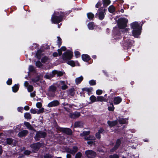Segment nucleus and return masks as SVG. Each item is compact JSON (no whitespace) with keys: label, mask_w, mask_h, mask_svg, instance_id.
I'll list each match as a JSON object with an SVG mask.
<instances>
[{"label":"nucleus","mask_w":158,"mask_h":158,"mask_svg":"<svg viewBox=\"0 0 158 158\" xmlns=\"http://www.w3.org/2000/svg\"><path fill=\"white\" fill-rule=\"evenodd\" d=\"M131 25L132 29L133 35L134 37L138 38L141 33V27L137 22H133Z\"/></svg>","instance_id":"obj_1"},{"label":"nucleus","mask_w":158,"mask_h":158,"mask_svg":"<svg viewBox=\"0 0 158 158\" xmlns=\"http://www.w3.org/2000/svg\"><path fill=\"white\" fill-rule=\"evenodd\" d=\"M62 15L59 14V12H55L52 15L51 21L52 23H58L60 22L62 19Z\"/></svg>","instance_id":"obj_2"},{"label":"nucleus","mask_w":158,"mask_h":158,"mask_svg":"<svg viewBox=\"0 0 158 158\" xmlns=\"http://www.w3.org/2000/svg\"><path fill=\"white\" fill-rule=\"evenodd\" d=\"M128 22V20L125 18H121L118 19V24L120 29H123L126 26Z\"/></svg>","instance_id":"obj_3"},{"label":"nucleus","mask_w":158,"mask_h":158,"mask_svg":"<svg viewBox=\"0 0 158 158\" xmlns=\"http://www.w3.org/2000/svg\"><path fill=\"white\" fill-rule=\"evenodd\" d=\"M73 52L68 51L63 53L62 55V58L64 60H67L71 59L73 56Z\"/></svg>","instance_id":"obj_4"},{"label":"nucleus","mask_w":158,"mask_h":158,"mask_svg":"<svg viewBox=\"0 0 158 158\" xmlns=\"http://www.w3.org/2000/svg\"><path fill=\"white\" fill-rule=\"evenodd\" d=\"M63 73L60 71H58L54 70L52 71V74H46L45 77L47 79L51 78L55 74H56L58 76H61L63 75Z\"/></svg>","instance_id":"obj_5"},{"label":"nucleus","mask_w":158,"mask_h":158,"mask_svg":"<svg viewBox=\"0 0 158 158\" xmlns=\"http://www.w3.org/2000/svg\"><path fill=\"white\" fill-rule=\"evenodd\" d=\"M56 88L54 85L51 86L48 89L47 95L50 97L53 96L54 95V92L56 91Z\"/></svg>","instance_id":"obj_6"},{"label":"nucleus","mask_w":158,"mask_h":158,"mask_svg":"<svg viewBox=\"0 0 158 158\" xmlns=\"http://www.w3.org/2000/svg\"><path fill=\"white\" fill-rule=\"evenodd\" d=\"M85 154L88 158H94L96 155V153L91 150H88L85 152Z\"/></svg>","instance_id":"obj_7"},{"label":"nucleus","mask_w":158,"mask_h":158,"mask_svg":"<svg viewBox=\"0 0 158 158\" xmlns=\"http://www.w3.org/2000/svg\"><path fill=\"white\" fill-rule=\"evenodd\" d=\"M46 135V134L45 132L42 131H39L37 133L35 139L36 140H38L40 138L44 137Z\"/></svg>","instance_id":"obj_8"},{"label":"nucleus","mask_w":158,"mask_h":158,"mask_svg":"<svg viewBox=\"0 0 158 158\" xmlns=\"http://www.w3.org/2000/svg\"><path fill=\"white\" fill-rule=\"evenodd\" d=\"M106 10L105 9L102 10V11L100 9L98 10V15L99 19H100L102 20L104 18Z\"/></svg>","instance_id":"obj_9"},{"label":"nucleus","mask_w":158,"mask_h":158,"mask_svg":"<svg viewBox=\"0 0 158 158\" xmlns=\"http://www.w3.org/2000/svg\"><path fill=\"white\" fill-rule=\"evenodd\" d=\"M59 102L57 100H54L49 103L48 106L49 107L56 106L59 105Z\"/></svg>","instance_id":"obj_10"},{"label":"nucleus","mask_w":158,"mask_h":158,"mask_svg":"<svg viewBox=\"0 0 158 158\" xmlns=\"http://www.w3.org/2000/svg\"><path fill=\"white\" fill-rule=\"evenodd\" d=\"M85 140H89L88 142L87 143L90 145H92L94 142V140L95 139V138L94 136H89V137H85Z\"/></svg>","instance_id":"obj_11"},{"label":"nucleus","mask_w":158,"mask_h":158,"mask_svg":"<svg viewBox=\"0 0 158 158\" xmlns=\"http://www.w3.org/2000/svg\"><path fill=\"white\" fill-rule=\"evenodd\" d=\"M24 85L25 87L27 88L29 92H31L33 90V86L31 85H29V84L27 82L25 81L24 83Z\"/></svg>","instance_id":"obj_12"},{"label":"nucleus","mask_w":158,"mask_h":158,"mask_svg":"<svg viewBox=\"0 0 158 158\" xmlns=\"http://www.w3.org/2000/svg\"><path fill=\"white\" fill-rule=\"evenodd\" d=\"M67 152L71 154H74L77 151V148L76 147H74L72 149L68 148L67 150Z\"/></svg>","instance_id":"obj_13"},{"label":"nucleus","mask_w":158,"mask_h":158,"mask_svg":"<svg viewBox=\"0 0 158 158\" xmlns=\"http://www.w3.org/2000/svg\"><path fill=\"white\" fill-rule=\"evenodd\" d=\"M40 145L39 143L33 144L31 145V147L32 148L34 149L33 150L34 152H35L40 147Z\"/></svg>","instance_id":"obj_14"},{"label":"nucleus","mask_w":158,"mask_h":158,"mask_svg":"<svg viewBox=\"0 0 158 158\" xmlns=\"http://www.w3.org/2000/svg\"><path fill=\"white\" fill-rule=\"evenodd\" d=\"M67 64L73 67L76 65H79V63L77 61L75 62L73 60L68 61L67 62Z\"/></svg>","instance_id":"obj_15"},{"label":"nucleus","mask_w":158,"mask_h":158,"mask_svg":"<svg viewBox=\"0 0 158 158\" xmlns=\"http://www.w3.org/2000/svg\"><path fill=\"white\" fill-rule=\"evenodd\" d=\"M106 95H105L104 97H103L102 96H98L97 97V102H107V99L105 98Z\"/></svg>","instance_id":"obj_16"},{"label":"nucleus","mask_w":158,"mask_h":158,"mask_svg":"<svg viewBox=\"0 0 158 158\" xmlns=\"http://www.w3.org/2000/svg\"><path fill=\"white\" fill-rule=\"evenodd\" d=\"M121 101L122 98L119 97H116L114 99V102L115 104H119L121 102Z\"/></svg>","instance_id":"obj_17"},{"label":"nucleus","mask_w":158,"mask_h":158,"mask_svg":"<svg viewBox=\"0 0 158 158\" xmlns=\"http://www.w3.org/2000/svg\"><path fill=\"white\" fill-rule=\"evenodd\" d=\"M133 43V42L131 40H128L127 42L124 43L123 45L127 47H130L132 46Z\"/></svg>","instance_id":"obj_18"},{"label":"nucleus","mask_w":158,"mask_h":158,"mask_svg":"<svg viewBox=\"0 0 158 158\" xmlns=\"http://www.w3.org/2000/svg\"><path fill=\"white\" fill-rule=\"evenodd\" d=\"M28 133V131L27 130H23L19 132L18 134V136L20 137H22L25 136Z\"/></svg>","instance_id":"obj_19"},{"label":"nucleus","mask_w":158,"mask_h":158,"mask_svg":"<svg viewBox=\"0 0 158 158\" xmlns=\"http://www.w3.org/2000/svg\"><path fill=\"white\" fill-rule=\"evenodd\" d=\"M83 77L82 76H80L79 77H77L75 80L76 84L78 85L80 84L83 80Z\"/></svg>","instance_id":"obj_20"},{"label":"nucleus","mask_w":158,"mask_h":158,"mask_svg":"<svg viewBox=\"0 0 158 158\" xmlns=\"http://www.w3.org/2000/svg\"><path fill=\"white\" fill-rule=\"evenodd\" d=\"M82 58L83 61H87L90 59V57L87 54H83L82 56Z\"/></svg>","instance_id":"obj_21"},{"label":"nucleus","mask_w":158,"mask_h":158,"mask_svg":"<svg viewBox=\"0 0 158 158\" xmlns=\"http://www.w3.org/2000/svg\"><path fill=\"white\" fill-rule=\"evenodd\" d=\"M117 121H108L107 122V123L110 127H112L115 126L117 124Z\"/></svg>","instance_id":"obj_22"},{"label":"nucleus","mask_w":158,"mask_h":158,"mask_svg":"<svg viewBox=\"0 0 158 158\" xmlns=\"http://www.w3.org/2000/svg\"><path fill=\"white\" fill-rule=\"evenodd\" d=\"M80 115V114L78 112H75L74 113H70V116L72 118H75L78 117Z\"/></svg>","instance_id":"obj_23"},{"label":"nucleus","mask_w":158,"mask_h":158,"mask_svg":"<svg viewBox=\"0 0 158 158\" xmlns=\"http://www.w3.org/2000/svg\"><path fill=\"white\" fill-rule=\"evenodd\" d=\"M89 100L90 101V103L97 102V97L94 95H92L89 98Z\"/></svg>","instance_id":"obj_24"},{"label":"nucleus","mask_w":158,"mask_h":158,"mask_svg":"<svg viewBox=\"0 0 158 158\" xmlns=\"http://www.w3.org/2000/svg\"><path fill=\"white\" fill-rule=\"evenodd\" d=\"M88 28L90 30H93L95 27L94 23L93 22H91L88 23L87 25Z\"/></svg>","instance_id":"obj_25"},{"label":"nucleus","mask_w":158,"mask_h":158,"mask_svg":"<svg viewBox=\"0 0 158 158\" xmlns=\"http://www.w3.org/2000/svg\"><path fill=\"white\" fill-rule=\"evenodd\" d=\"M120 124H125L128 122V119L126 118H120L118 120Z\"/></svg>","instance_id":"obj_26"},{"label":"nucleus","mask_w":158,"mask_h":158,"mask_svg":"<svg viewBox=\"0 0 158 158\" xmlns=\"http://www.w3.org/2000/svg\"><path fill=\"white\" fill-rule=\"evenodd\" d=\"M83 91H86L88 93V94H90L91 92L92 91L93 88H85L82 89Z\"/></svg>","instance_id":"obj_27"},{"label":"nucleus","mask_w":158,"mask_h":158,"mask_svg":"<svg viewBox=\"0 0 158 158\" xmlns=\"http://www.w3.org/2000/svg\"><path fill=\"white\" fill-rule=\"evenodd\" d=\"M63 131L64 133L68 135H70L72 133V131L69 128H64Z\"/></svg>","instance_id":"obj_28"},{"label":"nucleus","mask_w":158,"mask_h":158,"mask_svg":"<svg viewBox=\"0 0 158 158\" xmlns=\"http://www.w3.org/2000/svg\"><path fill=\"white\" fill-rule=\"evenodd\" d=\"M60 84L61 85V88L62 89H65L67 88V86L65 84V82L64 81H60Z\"/></svg>","instance_id":"obj_29"},{"label":"nucleus","mask_w":158,"mask_h":158,"mask_svg":"<svg viewBox=\"0 0 158 158\" xmlns=\"http://www.w3.org/2000/svg\"><path fill=\"white\" fill-rule=\"evenodd\" d=\"M103 131V130L102 129H100L98 132L96 134V136L98 139L100 138V133H102Z\"/></svg>","instance_id":"obj_30"},{"label":"nucleus","mask_w":158,"mask_h":158,"mask_svg":"<svg viewBox=\"0 0 158 158\" xmlns=\"http://www.w3.org/2000/svg\"><path fill=\"white\" fill-rule=\"evenodd\" d=\"M83 123L81 122H77L75 123V127H81L83 126Z\"/></svg>","instance_id":"obj_31"},{"label":"nucleus","mask_w":158,"mask_h":158,"mask_svg":"<svg viewBox=\"0 0 158 158\" xmlns=\"http://www.w3.org/2000/svg\"><path fill=\"white\" fill-rule=\"evenodd\" d=\"M66 50V48L65 47L63 46L61 47L60 49H59L58 50V52L59 55H61L62 53V51H64Z\"/></svg>","instance_id":"obj_32"},{"label":"nucleus","mask_w":158,"mask_h":158,"mask_svg":"<svg viewBox=\"0 0 158 158\" xmlns=\"http://www.w3.org/2000/svg\"><path fill=\"white\" fill-rule=\"evenodd\" d=\"M115 8L113 6H110L108 8V10L110 13H112L115 11Z\"/></svg>","instance_id":"obj_33"},{"label":"nucleus","mask_w":158,"mask_h":158,"mask_svg":"<svg viewBox=\"0 0 158 158\" xmlns=\"http://www.w3.org/2000/svg\"><path fill=\"white\" fill-rule=\"evenodd\" d=\"M19 86L18 85H15L12 87V91L13 92H16L19 89Z\"/></svg>","instance_id":"obj_34"},{"label":"nucleus","mask_w":158,"mask_h":158,"mask_svg":"<svg viewBox=\"0 0 158 158\" xmlns=\"http://www.w3.org/2000/svg\"><path fill=\"white\" fill-rule=\"evenodd\" d=\"M121 143V141L119 139H118L117 140L116 144L114 147V150L117 149L120 145Z\"/></svg>","instance_id":"obj_35"},{"label":"nucleus","mask_w":158,"mask_h":158,"mask_svg":"<svg viewBox=\"0 0 158 158\" xmlns=\"http://www.w3.org/2000/svg\"><path fill=\"white\" fill-rule=\"evenodd\" d=\"M108 110L110 111H113L114 110V107L112 103H110V105L108 106Z\"/></svg>","instance_id":"obj_36"},{"label":"nucleus","mask_w":158,"mask_h":158,"mask_svg":"<svg viewBox=\"0 0 158 158\" xmlns=\"http://www.w3.org/2000/svg\"><path fill=\"white\" fill-rule=\"evenodd\" d=\"M103 4L105 6L108 5L110 3L109 0H102Z\"/></svg>","instance_id":"obj_37"},{"label":"nucleus","mask_w":158,"mask_h":158,"mask_svg":"<svg viewBox=\"0 0 158 158\" xmlns=\"http://www.w3.org/2000/svg\"><path fill=\"white\" fill-rule=\"evenodd\" d=\"M24 124L28 129L30 130H31L32 129V127L31 126L29 123L27 122H25L24 123Z\"/></svg>","instance_id":"obj_38"},{"label":"nucleus","mask_w":158,"mask_h":158,"mask_svg":"<svg viewBox=\"0 0 158 158\" xmlns=\"http://www.w3.org/2000/svg\"><path fill=\"white\" fill-rule=\"evenodd\" d=\"M87 16L88 18L90 19H93L94 17V15L91 13H87Z\"/></svg>","instance_id":"obj_39"},{"label":"nucleus","mask_w":158,"mask_h":158,"mask_svg":"<svg viewBox=\"0 0 158 158\" xmlns=\"http://www.w3.org/2000/svg\"><path fill=\"white\" fill-rule=\"evenodd\" d=\"M24 116L27 119H30L31 118L30 114L28 113H25Z\"/></svg>","instance_id":"obj_40"},{"label":"nucleus","mask_w":158,"mask_h":158,"mask_svg":"<svg viewBox=\"0 0 158 158\" xmlns=\"http://www.w3.org/2000/svg\"><path fill=\"white\" fill-rule=\"evenodd\" d=\"M89 131H84L80 135L81 136H83L89 135Z\"/></svg>","instance_id":"obj_41"},{"label":"nucleus","mask_w":158,"mask_h":158,"mask_svg":"<svg viewBox=\"0 0 158 158\" xmlns=\"http://www.w3.org/2000/svg\"><path fill=\"white\" fill-rule=\"evenodd\" d=\"M57 43L58 46L60 47L61 43V39L59 37H57Z\"/></svg>","instance_id":"obj_42"},{"label":"nucleus","mask_w":158,"mask_h":158,"mask_svg":"<svg viewBox=\"0 0 158 158\" xmlns=\"http://www.w3.org/2000/svg\"><path fill=\"white\" fill-rule=\"evenodd\" d=\"M89 83L91 85H94L96 84V83L95 80H92L89 81Z\"/></svg>","instance_id":"obj_43"},{"label":"nucleus","mask_w":158,"mask_h":158,"mask_svg":"<svg viewBox=\"0 0 158 158\" xmlns=\"http://www.w3.org/2000/svg\"><path fill=\"white\" fill-rule=\"evenodd\" d=\"M82 156V154L81 153L79 152L77 153L76 155V158H81Z\"/></svg>","instance_id":"obj_44"},{"label":"nucleus","mask_w":158,"mask_h":158,"mask_svg":"<svg viewBox=\"0 0 158 158\" xmlns=\"http://www.w3.org/2000/svg\"><path fill=\"white\" fill-rule=\"evenodd\" d=\"M102 93V91L100 89H98L96 91V93L97 95H100Z\"/></svg>","instance_id":"obj_45"},{"label":"nucleus","mask_w":158,"mask_h":158,"mask_svg":"<svg viewBox=\"0 0 158 158\" xmlns=\"http://www.w3.org/2000/svg\"><path fill=\"white\" fill-rule=\"evenodd\" d=\"M36 106L38 108H40L42 106V103L40 102H38L36 104Z\"/></svg>","instance_id":"obj_46"},{"label":"nucleus","mask_w":158,"mask_h":158,"mask_svg":"<svg viewBox=\"0 0 158 158\" xmlns=\"http://www.w3.org/2000/svg\"><path fill=\"white\" fill-rule=\"evenodd\" d=\"M6 142L8 144H10L12 142V140L11 139L9 138V139H6Z\"/></svg>","instance_id":"obj_47"},{"label":"nucleus","mask_w":158,"mask_h":158,"mask_svg":"<svg viewBox=\"0 0 158 158\" xmlns=\"http://www.w3.org/2000/svg\"><path fill=\"white\" fill-rule=\"evenodd\" d=\"M36 65L38 67H40L42 65L41 63L39 61H37L36 63Z\"/></svg>","instance_id":"obj_48"},{"label":"nucleus","mask_w":158,"mask_h":158,"mask_svg":"<svg viewBox=\"0 0 158 158\" xmlns=\"http://www.w3.org/2000/svg\"><path fill=\"white\" fill-rule=\"evenodd\" d=\"M44 109L43 108L40 109L37 112V114H39L43 112H44Z\"/></svg>","instance_id":"obj_49"},{"label":"nucleus","mask_w":158,"mask_h":158,"mask_svg":"<svg viewBox=\"0 0 158 158\" xmlns=\"http://www.w3.org/2000/svg\"><path fill=\"white\" fill-rule=\"evenodd\" d=\"M12 80L11 79H9L6 82V83L8 85H10L11 84Z\"/></svg>","instance_id":"obj_50"},{"label":"nucleus","mask_w":158,"mask_h":158,"mask_svg":"<svg viewBox=\"0 0 158 158\" xmlns=\"http://www.w3.org/2000/svg\"><path fill=\"white\" fill-rule=\"evenodd\" d=\"M30 112L33 114L37 113V112L35 109H31L30 110Z\"/></svg>","instance_id":"obj_51"},{"label":"nucleus","mask_w":158,"mask_h":158,"mask_svg":"<svg viewBox=\"0 0 158 158\" xmlns=\"http://www.w3.org/2000/svg\"><path fill=\"white\" fill-rule=\"evenodd\" d=\"M110 158H118V156L117 155H111L110 156Z\"/></svg>","instance_id":"obj_52"},{"label":"nucleus","mask_w":158,"mask_h":158,"mask_svg":"<svg viewBox=\"0 0 158 158\" xmlns=\"http://www.w3.org/2000/svg\"><path fill=\"white\" fill-rule=\"evenodd\" d=\"M75 55L77 58L80 55L79 52L78 51H75Z\"/></svg>","instance_id":"obj_53"},{"label":"nucleus","mask_w":158,"mask_h":158,"mask_svg":"<svg viewBox=\"0 0 158 158\" xmlns=\"http://www.w3.org/2000/svg\"><path fill=\"white\" fill-rule=\"evenodd\" d=\"M34 67L31 65H30L29 67V70L30 71H32L34 70Z\"/></svg>","instance_id":"obj_54"},{"label":"nucleus","mask_w":158,"mask_h":158,"mask_svg":"<svg viewBox=\"0 0 158 158\" xmlns=\"http://www.w3.org/2000/svg\"><path fill=\"white\" fill-rule=\"evenodd\" d=\"M48 60V58L46 57H44L42 60V61L43 62H45Z\"/></svg>","instance_id":"obj_55"},{"label":"nucleus","mask_w":158,"mask_h":158,"mask_svg":"<svg viewBox=\"0 0 158 158\" xmlns=\"http://www.w3.org/2000/svg\"><path fill=\"white\" fill-rule=\"evenodd\" d=\"M101 2H98L96 5V7L97 8H98L99 6H101Z\"/></svg>","instance_id":"obj_56"},{"label":"nucleus","mask_w":158,"mask_h":158,"mask_svg":"<svg viewBox=\"0 0 158 158\" xmlns=\"http://www.w3.org/2000/svg\"><path fill=\"white\" fill-rule=\"evenodd\" d=\"M30 151H29L26 150L24 152V153L25 155H28L30 154Z\"/></svg>","instance_id":"obj_57"},{"label":"nucleus","mask_w":158,"mask_h":158,"mask_svg":"<svg viewBox=\"0 0 158 158\" xmlns=\"http://www.w3.org/2000/svg\"><path fill=\"white\" fill-rule=\"evenodd\" d=\"M30 96L31 97H34L35 96V92H33L32 93H31L30 94Z\"/></svg>","instance_id":"obj_58"},{"label":"nucleus","mask_w":158,"mask_h":158,"mask_svg":"<svg viewBox=\"0 0 158 158\" xmlns=\"http://www.w3.org/2000/svg\"><path fill=\"white\" fill-rule=\"evenodd\" d=\"M69 107L70 108L71 107L70 106H65L64 107V108L65 109V110L66 111H68V110H69Z\"/></svg>","instance_id":"obj_59"},{"label":"nucleus","mask_w":158,"mask_h":158,"mask_svg":"<svg viewBox=\"0 0 158 158\" xmlns=\"http://www.w3.org/2000/svg\"><path fill=\"white\" fill-rule=\"evenodd\" d=\"M29 109V107L28 106H26L24 107V109L26 110H28Z\"/></svg>","instance_id":"obj_60"},{"label":"nucleus","mask_w":158,"mask_h":158,"mask_svg":"<svg viewBox=\"0 0 158 158\" xmlns=\"http://www.w3.org/2000/svg\"><path fill=\"white\" fill-rule=\"evenodd\" d=\"M23 110V108L22 107H19L18 108V110L19 111H21Z\"/></svg>","instance_id":"obj_61"},{"label":"nucleus","mask_w":158,"mask_h":158,"mask_svg":"<svg viewBox=\"0 0 158 158\" xmlns=\"http://www.w3.org/2000/svg\"><path fill=\"white\" fill-rule=\"evenodd\" d=\"M58 54L56 52H54L53 54V56L54 57H56L57 56Z\"/></svg>","instance_id":"obj_62"},{"label":"nucleus","mask_w":158,"mask_h":158,"mask_svg":"<svg viewBox=\"0 0 158 158\" xmlns=\"http://www.w3.org/2000/svg\"><path fill=\"white\" fill-rule=\"evenodd\" d=\"M67 158H71V156L70 154H67L66 156Z\"/></svg>","instance_id":"obj_63"},{"label":"nucleus","mask_w":158,"mask_h":158,"mask_svg":"<svg viewBox=\"0 0 158 158\" xmlns=\"http://www.w3.org/2000/svg\"><path fill=\"white\" fill-rule=\"evenodd\" d=\"M39 80V77H37L36 78V80H33V81H34V82H36V81H38Z\"/></svg>","instance_id":"obj_64"}]
</instances>
